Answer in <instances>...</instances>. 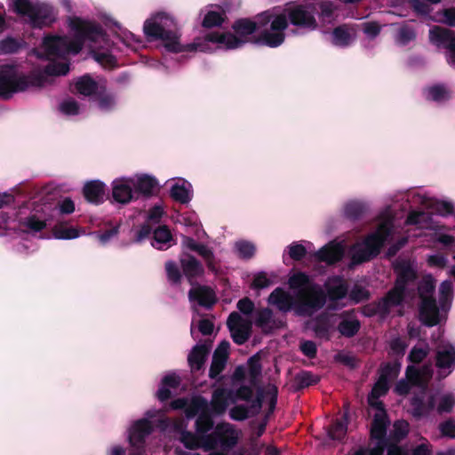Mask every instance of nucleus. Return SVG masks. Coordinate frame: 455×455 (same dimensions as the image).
<instances>
[{
	"instance_id": "13d9d810",
	"label": "nucleus",
	"mask_w": 455,
	"mask_h": 455,
	"mask_svg": "<svg viewBox=\"0 0 455 455\" xmlns=\"http://www.w3.org/2000/svg\"><path fill=\"white\" fill-rule=\"evenodd\" d=\"M428 353L429 349L427 346H426L425 347L414 346L408 355V361L416 364L420 363L423 360L427 358Z\"/></svg>"
},
{
	"instance_id": "774afa93",
	"label": "nucleus",
	"mask_w": 455,
	"mask_h": 455,
	"mask_svg": "<svg viewBox=\"0 0 455 455\" xmlns=\"http://www.w3.org/2000/svg\"><path fill=\"white\" fill-rule=\"evenodd\" d=\"M411 6L419 15L427 16L432 12L429 3L424 0H411Z\"/></svg>"
},
{
	"instance_id": "4be33fe9",
	"label": "nucleus",
	"mask_w": 455,
	"mask_h": 455,
	"mask_svg": "<svg viewBox=\"0 0 455 455\" xmlns=\"http://www.w3.org/2000/svg\"><path fill=\"white\" fill-rule=\"evenodd\" d=\"M268 304L275 306L280 312L288 313L297 306L292 295L281 287L275 288L268 296Z\"/></svg>"
},
{
	"instance_id": "7c9ffc66",
	"label": "nucleus",
	"mask_w": 455,
	"mask_h": 455,
	"mask_svg": "<svg viewBox=\"0 0 455 455\" xmlns=\"http://www.w3.org/2000/svg\"><path fill=\"white\" fill-rule=\"evenodd\" d=\"M180 264L184 275L188 277L191 283L193 278L197 277L204 273V267L200 261L187 252L181 253Z\"/></svg>"
},
{
	"instance_id": "393cba45",
	"label": "nucleus",
	"mask_w": 455,
	"mask_h": 455,
	"mask_svg": "<svg viewBox=\"0 0 455 455\" xmlns=\"http://www.w3.org/2000/svg\"><path fill=\"white\" fill-rule=\"evenodd\" d=\"M435 366L440 370L455 368V347L451 344L439 345L435 353Z\"/></svg>"
},
{
	"instance_id": "ddd939ff",
	"label": "nucleus",
	"mask_w": 455,
	"mask_h": 455,
	"mask_svg": "<svg viewBox=\"0 0 455 455\" xmlns=\"http://www.w3.org/2000/svg\"><path fill=\"white\" fill-rule=\"evenodd\" d=\"M316 6L314 4H289L279 15H285L288 25L298 28L315 30L318 27L315 15Z\"/></svg>"
},
{
	"instance_id": "ea45409f",
	"label": "nucleus",
	"mask_w": 455,
	"mask_h": 455,
	"mask_svg": "<svg viewBox=\"0 0 455 455\" xmlns=\"http://www.w3.org/2000/svg\"><path fill=\"white\" fill-rule=\"evenodd\" d=\"M361 328V323L358 319H342L337 327L341 336L346 338L355 337Z\"/></svg>"
},
{
	"instance_id": "3c124183",
	"label": "nucleus",
	"mask_w": 455,
	"mask_h": 455,
	"mask_svg": "<svg viewBox=\"0 0 455 455\" xmlns=\"http://www.w3.org/2000/svg\"><path fill=\"white\" fill-rule=\"evenodd\" d=\"M333 44L347 46L350 42V34L345 25L335 28L332 31Z\"/></svg>"
},
{
	"instance_id": "cd10ccee",
	"label": "nucleus",
	"mask_w": 455,
	"mask_h": 455,
	"mask_svg": "<svg viewBox=\"0 0 455 455\" xmlns=\"http://www.w3.org/2000/svg\"><path fill=\"white\" fill-rule=\"evenodd\" d=\"M374 445L372 448L366 449V448H359L354 455H383L385 451H387V455H407L405 451L398 445L399 443H393L389 442V439H387V432L386 433L385 440H384V445L382 446V450L379 451V453L375 454L374 450L376 449L378 445V440H373L372 442L370 441V443H373Z\"/></svg>"
},
{
	"instance_id": "bb28decb",
	"label": "nucleus",
	"mask_w": 455,
	"mask_h": 455,
	"mask_svg": "<svg viewBox=\"0 0 455 455\" xmlns=\"http://www.w3.org/2000/svg\"><path fill=\"white\" fill-rule=\"evenodd\" d=\"M326 295L330 300L337 301L344 299L348 291V286L344 279L339 275L329 277L324 283Z\"/></svg>"
},
{
	"instance_id": "473e14b6",
	"label": "nucleus",
	"mask_w": 455,
	"mask_h": 455,
	"mask_svg": "<svg viewBox=\"0 0 455 455\" xmlns=\"http://www.w3.org/2000/svg\"><path fill=\"white\" fill-rule=\"evenodd\" d=\"M320 381V377L309 371L302 370L299 371L292 379L291 387L295 392L301 391L307 387L316 385Z\"/></svg>"
},
{
	"instance_id": "8fccbe9b",
	"label": "nucleus",
	"mask_w": 455,
	"mask_h": 455,
	"mask_svg": "<svg viewBox=\"0 0 455 455\" xmlns=\"http://www.w3.org/2000/svg\"><path fill=\"white\" fill-rule=\"evenodd\" d=\"M345 215L347 219L356 220L362 218L365 212V207L358 202H350L345 205Z\"/></svg>"
},
{
	"instance_id": "c03bdc74",
	"label": "nucleus",
	"mask_w": 455,
	"mask_h": 455,
	"mask_svg": "<svg viewBox=\"0 0 455 455\" xmlns=\"http://www.w3.org/2000/svg\"><path fill=\"white\" fill-rule=\"evenodd\" d=\"M96 99L98 101V108L103 112L112 110L117 104L116 97L112 92H107L106 87L104 92H100Z\"/></svg>"
},
{
	"instance_id": "2eb2a0df",
	"label": "nucleus",
	"mask_w": 455,
	"mask_h": 455,
	"mask_svg": "<svg viewBox=\"0 0 455 455\" xmlns=\"http://www.w3.org/2000/svg\"><path fill=\"white\" fill-rule=\"evenodd\" d=\"M259 360L260 355L258 352V417L264 413L274 415L278 396V388L275 384L270 382L266 384L260 379Z\"/></svg>"
},
{
	"instance_id": "5701e85b",
	"label": "nucleus",
	"mask_w": 455,
	"mask_h": 455,
	"mask_svg": "<svg viewBox=\"0 0 455 455\" xmlns=\"http://www.w3.org/2000/svg\"><path fill=\"white\" fill-rule=\"evenodd\" d=\"M394 270L396 274L395 283L402 288L407 289V285L418 279L417 271L410 261L400 260L394 264Z\"/></svg>"
},
{
	"instance_id": "4468645a",
	"label": "nucleus",
	"mask_w": 455,
	"mask_h": 455,
	"mask_svg": "<svg viewBox=\"0 0 455 455\" xmlns=\"http://www.w3.org/2000/svg\"><path fill=\"white\" fill-rule=\"evenodd\" d=\"M368 403L371 407L377 410L370 429V441L378 440V445L374 450L375 454H377L382 450V446L384 445V440L387 427L390 425V420L382 401L374 399L372 396L369 395Z\"/></svg>"
},
{
	"instance_id": "864d4df0",
	"label": "nucleus",
	"mask_w": 455,
	"mask_h": 455,
	"mask_svg": "<svg viewBox=\"0 0 455 455\" xmlns=\"http://www.w3.org/2000/svg\"><path fill=\"white\" fill-rule=\"evenodd\" d=\"M60 111L68 116H76L80 113V106L76 100L71 98L63 100L59 106Z\"/></svg>"
},
{
	"instance_id": "1a4fd4ad",
	"label": "nucleus",
	"mask_w": 455,
	"mask_h": 455,
	"mask_svg": "<svg viewBox=\"0 0 455 455\" xmlns=\"http://www.w3.org/2000/svg\"><path fill=\"white\" fill-rule=\"evenodd\" d=\"M9 8L25 23L35 28L52 25L57 20L55 8L40 0H8Z\"/></svg>"
},
{
	"instance_id": "052dcab7",
	"label": "nucleus",
	"mask_w": 455,
	"mask_h": 455,
	"mask_svg": "<svg viewBox=\"0 0 455 455\" xmlns=\"http://www.w3.org/2000/svg\"><path fill=\"white\" fill-rule=\"evenodd\" d=\"M388 390L389 382L385 380L384 378H379L369 395L372 396L374 399H379L380 396L385 395Z\"/></svg>"
},
{
	"instance_id": "f8f14e48",
	"label": "nucleus",
	"mask_w": 455,
	"mask_h": 455,
	"mask_svg": "<svg viewBox=\"0 0 455 455\" xmlns=\"http://www.w3.org/2000/svg\"><path fill=\"white\" fill-rule=\"evenodd\" d=\"M262 22H270V28L258 34V45L276 48L285 40L284 31L288 28V20L285 15H275L265 12L258 14Z\"/></svg>"
},
{
	"instance_id": "f3484780",
	"label": "nucleus",
	"mask_w": 455,
	"mask_h": 455,
	"mask_svg": "<svg viewBox=\"0 0 455 455\" xmlns=\"http://www.w3.org/2000/svg\"><path fill=\"white\" fill-rule=\"evenodd\" d=\"M419 320L427 327H434L440 323V308L435 298H424L419 305Z\"/></svg>"
},
{
	"instance_id": "423d86ee",
	"label": "nucleus",
	"mask_w": 455,
	"mask_h": 455,
	"mask_svg": "<svg viewBox=\"0 0 455 455\" xmlns=\"http://www.w3.org/2000/svg\"><path fill=\"white\" fill-rule=\"evenodd\" d=\"M158 187V180L154 175L139 172L113 180L111 196L116 203L125 205L140 197L151 196Z\"/></svg>"
},
{
	"instance_id": "69168bd1",
	"label": "nucleus",
	"mask_w": 455,
	"mask_h": 455,
	"mask_svg": "<svg viewBox=\"0 0 455 455\" xmlns=\"http://www.w3.org/2000/svg\"><path fill=\"white\" fill-rule=\"evenodd\" d=\"M439 431L444 437L455 438V420L451 418L439 424Z\"/></svg>"
},
{
	"instance_id": "09e8293b",
	"label": "nucleus",
	"mask_w": 455,
	"mask_h": 455,
	"mask_svg": "<svg viewBox=\"0 0 455 455\" xmlns=\"http://www.w3.org/2000/svg\"><path fill=\"white\" fill-rule=\"evenodd\" d=\"M196 252L200 255L204 262L206 263L208 268L215 272L216 271V265H215V257L212 250L206 244L199 243Z\"/></svg>"
},
{
	"instance_id": "e2e57ef3",
	"label": "nucleus",
	"mask_w": 455,
	"mask_h": 455,
	"mask_svg": "<svg viewBox=\"0 0 455 455\" xmlns=\"http://www.w3.org/2000/svg\"><path fill=\"white\" fill-rule=\"evenodd\" d=\"M235 247L238 255L243 259L251 258L254 253L253 244L245 241L236 242Z\"/></svg>"
},
{
	"instance_id": "79ce46f5",
	"label": "nucleus",
	"mask_w": 455,
	"mask_h": 455,
	"mask_svg": "<svg viewBox=\"0 0 455 455\" xmlns=\"http://www.w3.org/2000/svg\"><path fill=\"white\" fill-rule=\"evenodd\" d=\"M409 430V423L407 421L396 420L393 425V430L390 432L387 439H389V442L400 443L407 437Z\"/></svg>"
},
{
	"instance_id": "7ed1b4c3",
	"label": "nucleus",
	"mask_w": 455,
	"mask_h": 455,
	"mask_svg": "<svg viewBox=\"0 0 455 455\" xmlns=\"http://www.w3.org/2000/svg\"><path fill=\"white\" fill-rule=\"evenodd\" d=\"M256 355L249 360V364L239 365L235 368L232 377L228 379L229 387L217 388L211 401L214 414H221L237 400L249 401L252 396V387L256 385V368L253 362Z\"/></svg>"
},
{
	"instance_id": "c9c22d12",
	"label": "nucleus",
	"mask_w": 455,
	"mask_h": 455,
	"mask_svg": "<svg viewBox=\"0 0 455 455\" xmlns=\"http://www.w3.org/2000/svg\"><path fill=\"white\" fill-rule=\"evenodd\" d=\"M284 323L283 321H275L273 319V312L271 309H258V329L260 328L264 331H267V329H278Z\"/></svg>"
},
{
	"instance_id": "4c0bfd02",
	"label": "nucleus",
	"mask_w": 455,
	"mask_h": 455,
	"mask_svg": "<svg viewBox=\"0 0 455 455\" xmlns=\"http://www.w3.org/2000/svg\"><path fill=\"white\" fill-rule=\"evenodd\" d=\"M54 238L62 240H71L79 237L81 235H85L84 229H78L75 227H68L64 225H55L52 228Z\"/></svg>"
},
{
	"instance_id": "f03ea898",
	"label": "nucleus",
	"mask_w": 455,
	"mask_h": 455,
	"mask_svg": "<svg viewBox=\"0 0 455 455\" xmlns=\"http://www.w3.org/2000/svg\"><path fill=\"white\" fill-rule=\"evenodd\" d=\"M70 37L58 35L46 36L42 44L39 57H45L52 62L44 68L49 76H64L69 71L70 55L77 54L87 47L94 60L107 68L116 62V53L122 50L117 43L110 42L101 27L95 22L81 18H68Z\"/></svg>"
},
{
	"instance_id": "680f3d73",
	"label": "nucleus",
	"mask_w": 455,
	"mask_h": 455,
	"mask_svg": "<svg viewBox=\"0 0 455 455\" xmlns=\"http://www.w3.org/2000/svg\"><path fill=\"white\" fill-rule=\"evenodd\" d=\"M350 299L355 303L368 300L371 297L370 291L363 286L355 285L350 291Z\"/></svg>"
},
{
	"instance_id": "2f4dec72",
	"label": "nucleus",
	"mask_w": 455,
	"mask_h": 455,
	"mask_svg": "<svg viewBox=\"0 0 455 455\" xmlns=\"http://www.w3.org/2000/svg\"><path fill=\"white\" fill-rule=\"evenodd\" d=\"M189 299L199 306L210 308L216 301L213 291L208 287H196L189 291Z\"/></svg>"
},
{
	"instance_id": "39448f33",
	"label": "nucleus",
	"mask_w": 455,
	"mask_h": 455,
	"mask_svg": "<svg viewBox=\"0 0 455 455\" xmlns=\"http://www.w3.org/2000/svg\"><path fill=\"white\" fill-rule=\"evenodd\" d=\"M143 31L147 37L161 40L164 43V48L169 52H200L197 49L190 47L193 43L188 44H180V34L176 20L169 12H158L152 14L145 20Z\"/></svg>"
},
{
	"instance_id": "72a5a7b5",
	"label": "nucleus",
	"mask_w": 455,
	"mask_h": 455,
	"mask_svg": "<svg viewBox=\"0 0 455 455\" xmlns=\"http://www.w3.org/2000/svg\"><path fill=\"white\" fill-rule=\"evenodd\" d=\"M172 235L166 226L155 229L151 245L158 250H166L172 245Z\"/></svg>"
},
{
	"instance_id": "a211bd4d",
	"label": "nucleus",
	"mask_w": 455,
	"mask_h": 455,
	"mask_svg": "<svg viewBox=\"0 0 455 455\" xmlns=\"http://www.w3.org/2000/svg\"><path fill=\"white\" fill-rule=\"evenodd\" d=\"M23 212L20 211L17 220V229L20 233L34 235L43 230L47 226V221L49 220H47L42 214H38L37 212H31L25 216H23ZM13 228H16V227H13Z\"/></svg>"
},
{
	"instance_id": "aec40b11",
	"label": "nucleus",
	"mask_w": 455,
	"mask_h": 455,
	"mask_svg": "<svg viewBox=\"0 0 455 455\" xmlns=\"http://www.w3.org/2000/svg\"><path fill=\"white\" fill-rule=\"evenodd\" d=\"M170 184V195L172 198L181 204H187L191 201L193 196V188L190 182L183 178H173L168 180Z\"/></svg>"
},
{
	"instance_id": "0e129e2a",
	"label": "nucleus",
	"mask_w": 455,
	"mask_h": 455,
	"mask_svg": "<svg viewBox=\"0 0 455 455\" xmlns=\"http://www.w3.org/2000/svg\"><path fill=\"white\" fill-rule=\"evenodd\" d=\"M288 248L290 258L295 261L301 260L307 254V249L301 243H292Z\"/></svg>"
},
{
	"instance_id": "49530a36",
	"label": "nucleus",
	"mask_w": 455,
	"mask_h": 455,
	"mask_svg": "<svg viewBox=\"0 0 455 455\" xmlns=\"http://www.w3.org/2000/svg\"><path fill=\"white\" fill-rule=\"evenodd\" d=\"M401 369V363L399 362L385 363L380 365L379 370V378H384L385 380L390 381L391 379H395L398 376Z\"/></svg>"
},
{
	"instance_id": "c756f323",
	"label": "nucleus",
	"mask_w": 455,
	"mask_h": 455,
	"mask_svg": "<svg viewBox=\"0 0 455 455\" xmlns=\"http://www.w3.org/2000/svg\"><path fill=\"white\" fill-rule=\"evenodd\" d=\"M84 195L90 203L100 204L105 199L106 184L100 180H92L84 185Z\"/></svg>"
},
{
	"instance_id": "b1692460",
	"label": "nucleus",
	"mask_w": 455,
	"mask_h": 455,
	"mask_svg": "<svg viewBox=\"0 0 455 455\" xmlns=\"http://www.w3.org/2000/svg\"><path fill=\"white\" fill-rule=\"evenodd\" d=\"M180 381V376L175 371H170L164 374L156 391V398L161 403L167 401L172 396V390L177 389Z\"/></svg>"
},
{
	"instance_id": "37998d69",
	"label": "nucleus",
	"mask_w": 455,
	"mask_h": 455,
	"mask_svg": "<svg viewBox=\"0 0 455 455\" xmlns=\"http://www.w3.org/2000/svg\"><path fill=\"white\" fill-rule=\"evenodd\" d=\"M411 406V415L415 419H420L427 414V410L425 402V393L414 395L410 401Z\"/></svg>"
},
{
	"instance_id": "c85d7f7f",
	"label": "nucleus",
	"mask_w": 455,
	"mask_h": 455,
	"mask_svg": "<svg viewBox=\"0 0 455 455\" xmlns=\"http://www.w3.org/2000/svg\"><path fill=\"white\" fill-rule=\"evenodd\" d=\"M229 347V342L223 340L214 351L209 373L211 378L217 377L224 369L228 356Z\"/></svg>"
},
{
	"instance_id": "338daca9",
	"label": "nucleus",
	"mask_w": 455,
	"mask_h": 455,
	"mask_svg": "<svg viewBox=\"0 0 455 455\" xmlns=\"http://www.w3.org/2000/svg\"><path fill=\"white\" fill-rule=\"evenodd\" d=\"M165 269L168 280L173 283L180 281L181 275L177 264L174 261H168L165 264Z\"/></svg>"
},
{
	"instance_id": "f257e3e1",
	"label": "nucleus",
	"mask_w": 455,
	"mask_h": 455,
	"mask_svg": "<svg viewBox=\"0 0 455 455\" xmlns=\"http://www.w3.org/2000/svg\"><path fill=\"white\" fill-rule=\"evenodd\" d=\"M171 409H183L187 419L198 415L196 420V433L187 431L188 425L182 419H170L161 410H148L143 418L131 422L126 430L130 445L129 455H143L146 439L154 429V423L165 432L177 434L188 451L176 449L179 455H225L224 452L235 445L238 432L229 423L218 424L213 428V420L208 413L209 404L200 395L190 398H178L172 401ZM126 450L120 444H113L107 450V455H125Z\"/></svg>"
},
{
	"instance_id": "dca6fc26",
	"label": "nucleus",
	"mask_w": 455,
	"mask_h": 455,
	"mask_svg": "<svg viewBox=\"0 0 455 455\" xmlns=\"http://www.w3.org/2000/svg\"><path fill=\"white\" fill-rule=\"evenodd\" d=\"M430 41L438 47L448 50V61L455 65V31L447 28L434 26L429 30Z\"/></svg>"
},
{
	"instance_id": "e433bc0d",
	"label": "nucleus",
	"mask_w": 455,
	"mask_h": 455,
	"mask_svg": "<svg viewBox=\"0 0 455 455\" xmlns=\"http://www.w3.org/2000/svg\"><path fill=\"white\" fill-rule=\"evenodd\" d=\"M209 352L207 345H196L188 355V363L193 371L200 370L203 366L206 355Z\"/></svg>"
},
{
	"instance_id": "5fc2aeb1",
	"label": "nucleus",
	"mask_w": 455,
	"mask_h": 455,
	"mask_svg": "<svg viewBox=\"0 0 455 455\" xmlns=\"http://www.w3.org/2000/svg\"><path fill=\"white\" fill-rule=\"evenodd\" d=\"M22 43L12 37H6L0 41V54H12L19 51Z\"/></svg>"
},
{
	"instance_id": "603ef678",
	"label": "nucleus",
	"mask_w": 455,
	"mask_h": 455,
	"mask_svg": "<svg viewBox=\"0 0 455 455\" xmlns=\"http://www.w3.org/2000/svg\"><path fill=\"white\" fill-rule=\"evenodd\" d=\"M197 324L198 331L204 335H209L213 331V323L209 319H199L196 320V316L193 317L191 323V335L195 337L196 334V325Z\"/></svg>"
},
{
	"instance_id": "9d476101",
	"label": "nucleus",
	"mask_w": 455,
	"mask_h": 455,
	"mask_svg": "<svg viewBox=\"0 0 455 455\" xmlns=\"http://www.w3.org/2000/svg\"><path fill=\"white\" fill-rule=\"evenodd\" d=\"M240 313L233 312L228 319V327L237 344H243L249 338L254 308L253 303L248 299H243L237 303Z\"/></svg>"
},
{
	"instance_id": "412c9836",
	"label": "nucleus",
	"mask_w": 455,
	"mask_h": 455,
	"mask_svg": "<svg viewBox=\"0 0 455 455\" xmlns=\"http://www.w3.org/2000/svg\"><path fill=\"white\" fill-rule=\"evenodd\" d=\"M106 81L100 77L92 78L85 75L78 78L75 84L76 92L84 96H94L95 98L101 92H104Z\"/></svg>"
},
{
	"instance_id": "0eeeda50",
	"label": "nucleus",
	"mask_w": 455,
	"mask_h": 455,
	"mask_svg": "<svg viewBox=\"0 0 455 455\" xmlns=\"http://www.w3.org/2000/svg\"><path fill=\"white\" fill-rule=\"evenodd\" d=\"M288 284L291 290H299L296 312L300 315H311L323 307L326 294L320 285L312 282L304 272H297L291 275Z\"/></svg>"
},
{
	"instance_id": "de8ad7c7",
	"label": "nucleus",
	"mask_w": 455,
	"mask_h": 455,
	"mask_svg": "<svg viewBox=\"0 0 455 455\" xmlns=\"http://www.w3.org/2000/svg\"><path fill=\"white\" fill-rule=\"evenodd\" d=\"M406 290L395 283L394 287L389 290L384 296L387 300L393 306L396 307L403 303L405 298Z\"/></svg>"
},
{
	"instance_id": "20e7f679",
	"label": "nucleus",
	"mask_w": 455,
	"mask_h": 455,
	"mask_svg": "<svg viewBox=\"0 0 455 455\" xmlns=\"http://www.w3.org/2000/svg\"><path fill=\"white\" fill-rule=\"evenodd\" d=\"M232 28L235 34L230 31H209L204 36L196 38L190 47L202 52L237 49L247 41L249 36L254 33L256 23L249 19H240L232 25Z\"/></svg>"
},
{
	"instance_id": "6e6d98bb",
	"label": "nucleus",
	"mask_w": 455,
	"mask_h": 455,
	"mask_svg": "<svg viewBox=\"0 0 455 455\" xmlns=\"http://www.w3.org/2000/svg\"><path fill=\"white\" fill-rule=\"evenodd\" d=\"M347 433V423L341 419L336 420L329 429V436L332 440H341Z\"/></svg>"
},
{
	"instance_id": "a878e982",
	"label": "nucleus",
	"mask_w": 455,
	"mask_h": 455,
	"mask_svg": "<svg viewBox=\"0 0 455 455\" xmlns=\"http://www.w3.org/2000/svg\"><path fill=\"white\" fill-rule=\"evenodd\" d=\"M344 249L339 244L330 243L315 253V258L319 262L333 265L342 259Z\"/></svg>"
},
{
	"instance_id": "bf43d9fd",
	"label": "nucleus",
	"mask_w": 455,
	"mask_h": 455,
	"mask_svg": "<svg viewBox=\"0 0 455 455\" xmlns=\"http://www.w3.org/2000/svg\"><path fill=\"white\" fill-rule=\"evenodd\" d=\"M454 406L455 396L452 394H446L440 398L436 410L439 414L449 413Z\"/></svg>"
},
{
	"instance_id": "58836bf2",
	"label": "nucleus",
	"mask_w": 455,
	"mask_h": 455,
	"mask_svg": "<svg viewBox=\"0 0 455 455\" xmlns=\"http://www.w3.org/2000/svg\"><path fill=\"white\" fill-rule=\"evenodd\" d=\"M179 222L185 227L195 228V235L198 239H202L206 233L201 228L198 216L192 212L182 213L179 217Z\"/></svg>"
},
{
	"instance_id": "6ab92c4d",
	"label": "nucleus",
	"mask_w": 455,
	"mask_h": 455,
	"mask_svg": "<svg viewBox=\"0 0 455 455\" xmlns=\"http://www.w3.org/2000/svg\"><path fill=\"white\" fill-rule=\"evenodd\" d=\"M199 19L201 20V26L210 29L221 27L227 16L225 10L221 6L209 4L200 10Z\"/></svg>"
},
{
	"instance_id": "a18cd8bd",
	"label": "nucleus",
	"mask_w": 455,
	"mask_h": 455,
	"mask_svg": "<svg viewBox=\"0 0 455 455\" xmlns=\"http://www.w3.org/2000/svg\"><path fill=\"white\" fill-rule=\"evenodd\" d=\"M312 330L316 338L329 340L331 338V325L327 317L318 316L314 323Z\"/></svg>"
},
{
	"instance_id": "f704fd0d",
	"label": "nucleus",
	"mask_w": 455,
	"mask_h": 455,
	"mask_svg": "<svg viewBox=\"0 0 455 455\" xmlns=\"http://www.w3.org/2000/svg\"><path fill=\"white\" fill-rule=\"evenodd\" d=\"M116 39L126 48L132 51H137L143 47V41L140 36L131 31L119 28Z\"/></svg>"
},
{
	"instance_id": "6e6552de",
	"label": "nucleus",
	"mask_w": 455,
	"mask_h": 455,
	"mask_svg": "<svg viewBox=\"0 0 455 455\" xmlns=\"http://www.w3.org/2000/svg\"><path fill=\"white\" fill-rule=\"evenodd\" d=\"M43 85V76L36 72L25 73L19 65L0 67V97L9 99L13 94Z\"/></svg>"
},
{
	"instance_id": "9b49d317",
	"label": "nucleus",
	"mask_w": 455,
	"mask_h": 455,
	"mask_svg": "<svg viewBox=\"0 0 455 455\" xmlns=\"http://www.w3.org/2000/svg\"><path fill=\"white\" fill-rule=\"evenodd\" d=\"M391 235V229L386 224H380L375 232L369 234L363 241L362 247L352 255V263L359 265L376 258Z\"/></svg>"
},
{
	"instance_id": "4d7b16f0",
	"label": "nucleus",
	"mask_w": 455,
	"mask_h": 455,
	"mask_svg": "<svg viewBox=\"0 0 455 455\" xmlns=\"http://www.w3.org/2000/svg\"><path fill=\"white\" fill-rule=\"evenodd\" d=\"M408 347L407 342L400 337L393 338L389 341L390 354L403 357Z\"/></svg>"
},
{
	"instance_id": "a19ab883",
	"label": "nucleus",
	"mask_w": 455,
	"mask_h": 455,
	"mask_svg": "<svg viewBox=\"0 0 455 455\" xmlns=\"http://www.w3.org/2000/svg\"><path fill=\"white\" fill-rule=\"evenodd\" d=\"M435 280L432 275H425L418 283V294L420 300L424 298H435Z\"/></svg>"
}]
</instances>
